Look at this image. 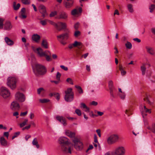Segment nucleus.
Returning a JSON list of instances; mask_svg holds the SVG:
<instances>
[{
  "mask_svg": "<svg viewBox=\"0 0 155 155\" xmlns=\"http://www.w3.org/2000/svg\"><path fill=\"white\" fill-rule=\"evenodd\" d=\"M66 81L71 84H73V82L72 79L70 78H68L66 80Z\"/></svg>",
  "mask_w": 155,
  "mask_h": 155,
  "instance_id": "48",
  "label": "nucleus"
},
{
  "mask_svg": "<svg viewBox=\"0 0 155 155\" xmlns=\"http://www.w3.org/2000/svg\"><path fill=\"white\" fill-rule=\"evenodd\" d=\"M35 69V70L34 71V73L37 76L40 75H44L47 72L45 67L41 64H36Z\"/></svg>",
  "mask_w": 155,
  "mask_h": 155,
  "instance_id": "2",
  "label": "nucleus"
},
{
  "mask_svg": "<svg viewBox=\"0 0 155 155\" xmlns=\"http://www.w3.org/2000/svg\"><path fill=\"white\" fill-rule=\"evenodd\" d=\"M61 76V74L59 72H58L56 76V79L57 80L59 81Z\"/></svg>",
  "mask_w": 155,
  "mask_h": 155,
  "instance_id": "52",
  "label": "nucleus"
},
{
  "mask_svg": "<svg viewBox=\"0 0 155 155\" xmlns=\"http://www.w3.org/2000/svg\"><path fill=\"white\" fill-rule=\"evenodd\" d=\"M13 116H15L16 117V118H18V112H15L13 113Z\"/></svg>",
  "mask_w": 155,
  "mask_h": 155,
  "instance_id": "63",
  "label": "nucleus"
},
{
  "mask_svg": "<svg viewBox=\"0 0 155 155\" xmlns=\"http://www.w3.org/2000/svg\"><path fill=\"white\" fill-rule=\"evenodd\" d=\"M54 96L56 97V99L58 100H59L60 99V95L58 93H55L54 94Z\"/></svg>",
  "mask_w": 155,
  "mask_h": 155,
  "instance_id": "50",
  "label": "nucleus"
},
{
  "mask_svg": "<svg viewBox=\"0 0 155 155\" xmlns=\"http://www.w3.org/2000/svg\"><path fill=\"white\" fill-rule=\"evenodd\" d=\"M68 17L67 13L65 12L62 11L60 12L58 18L66 19L68 18Z\"/></svg>",
  "mask_w": 155,
  "mask_h": 155,
  "instance_id": "18",
  "label": "nucleus"
},
{
  "mask_svg": "<svg viewBox=\"0 0 155 155\" xmlns=\"http://www.w3.org/2000/svg\"><path fill=\"white\" fill-rule=\"evenodd\" d=\"M65 134L70 138H73L75 137V134L74 132H72L69 130H66Z\"/></svg>",
  "mask_w": 155,
  "mask_h": 155,
  "instance_id": "21",
  "label": "nucleus"
},
{
  "mask_svg": "<svg viewBox=\"0 0 155 155\" xmlns=\"http://www.w3.org/2000/svg\"><path fill=\"white\" fill-rule=\"evenodd\" d=\"M7 84L11 88L15 89L16 87V84L18 81V79L14 77H9L7 80Z\"/></svg>",
  "mask_w": 155,
  "mask_h": 155,
  "instance_id": "3",
  "label": "nucleus"
},
{
  "mask_svg": "<svg viewBox=\"0 0 155 155\" xmlns=\"http://www.w3.org/2000/svg\"><path fill=\"white\" fill-rule=\"evenodd\" d=\"M146 49L147 52L152 55H154L155 54V51L154 49L148 46L146 47Z\"/></svg>",
  "mask_w": 155,
  "mask_h": 155,
  "instance_id": "20",
  "label": "nucleus"
},
{
  "mask_svg": "<svg viewBox=\"0 0 155 155\" xmlns=\"http://www.w3.org/2000/svg\"><path fill=\"white\" fill-rule=\"evenodd\" d=\"M113 151L114 155H125L126 150L124 147L120 146L116 147Z\"/></svg>",
  "mask_w": 155,
  "mask_h": 155,
  "instance_id": "6",
  "label": "nucleus"
},
{
  "mask_svg": "<svg viewBox=\"0 0 155 155\" xmlns=\"http://www.w3.org/2000/svg\"><path fill=\"white\" fill-rule=\"evenodd\" d=\"M35 51L40 57L44 56L45 53V51H43L40 48H37Z\"/></svg>",
  "mask_w": 155,
  "mask_h": 155,
  "instance_id": "17",
  "label": "nucleus"
},
{
  "mask_svg": "<svg viewBox=\"0 0 155 155\" xmlns=\"http://www.w3.org/2000/svg\"><path fill=\"white\" fill-rule=\"evenodd\" d=\"M125 46L127 48L130 49L132 47V45L131 43L129 41H127L125 44Z\"/></svg>",
  "mask_w": 155,
  "mask_h": 155,
  "instance_id": "38",
  "label": "nucleus"
},
{
  "mask_svg": "<svg viewBox=\"0 0 155 155\" xmlns=\"http://www.w3.org/2000/svg\"><path fill=\"white\" fill-rule=\"evenodd\" d=\"M89 54L88 53H87L85 54L82 55L81 56L82 57H83L84 59L86 58L88 56Z\"/></svg>",
  "mask_w": 155,
  "mask_h": 155,
  "instance_id": "62",
  "label": "nucleus"
},
{
  "mask_svg": "<svg viewBox=\"0 0 155 155\" xmlns=\"http://www.w3.org/2000/svg\"><path fill=\"white\" fill-rule=\"evenodd\" d=\"M20 6V5L19 3H18L16 4L15 2H14L13 4V6L14 9L15 10H18Z\"/></svg>",
  "mask_w": 155,
  "mask_h": 155,
  "instance_id": "32",
  "label": "nucleus"
},
{
  "mask_svg": "<svg viewBox=\"0 0 155 155\" xmlns=\"http://www.w3.org/2000/svg\"><path fill=\"white\" fill-rule=\"evenodd\" d=\"M148 128L155 134V124L152 125L151 127H148Z\"/></svg>",
  "mask_w": 155,
  "mask_h": 155,
  "instance_id": "37",
  "label": "nucleus"
},
{
  "mask_svg": "<svg viewBox=\"0 0 155 155\" xmlns=\"http://www.w3.org/2000/svg\"><path fill=\"white\" fill-rule=\"evenodd\" d=\"M96 132L97 133L99 137H101V130L99 129H97L96 130Z\"/></svg>",
  "mask_w": 155,
  "mask_h": 155,
  "instance_id": "58",
  "label": "nucleus"
},
{
  "mask_svg": "<svg viewBox=\"0 0 155 155\" xmlns=\"http://www.w3.org/2000/svg\"><path fill=\"white\" fill-rule=\"evenodd\" d=\"M155 8V5H151L149 7V9H150V13H152L154 9Z\"/></svg>",
  "mask_w": 155,
  "mask_h": 155,
  "instance_id": "43",
  "label": "nucleus"
},
{
  "mask_svg": "<svg viewBox=\"0 0 155 155\" xmlns=\"http://www.w3.org/2000/svg\"><path fill=\"white\" fill-rule=\"evenodd\" d=\"M0 95L4 99H6L10 97L11 93L7 88L2 87L0 89Z\"/></svg>",
  "mask_w": 155,
  "mask_h": 155,
  "instance_id": "5",
  "label": "nucleus"
},
{
  "mask_svg": "<svg viewBox=\"0 0 155 155\" xmlns=\"http://www.w3.org/2000/svg\"><path fill=\"white\" fill-rule=\"evenodd\" d=\"M32 39L35 42L38 43L40 39V35L37 34H34L33 35L32 37Z\"/></svg>",
  "mask_w": 155,
  "mask_h": 155,
  "instance_id": "22",
  "label": "nucleus"
},
{
  "mask_svg": "<svg viewBox=\"0 0 155 155\" xmlns=\"http://www.w3.org/2000/svg\"><path fill=\"white\" fill-rule=\"evenodd\" d=\"M5 40L6 44L8 45L12 46L14 44L13 41L8 37H6L5 38Z\"/></svg>",
  "mask_w": 155,
  "mask_h": 155,
  "instance_id": "25",
  "label": "nucleus"
},
{
  "mask_svg": "<svg viewBox=\"0 0 155 155\" xmlns=\"http://www.w3.org/2000/svg\"><path fill=\"white\" fill-rule=\"evenodd\" d=\"M119 70L121 71V74L122 76H124L126 74V72L123 70L122 67H120Z\"/></svg>",
  "mask_w": 155,
  "mask_h": 155,
  "instance_id": "46",
  "label": "nucleus"
},
{
  "mask_svg": "<svg viewBox=\"0 0 155 155\" xmlns=\"http://www.w3.org/2000/svg\"><path fill=\"white\" fill-rule=\"evenodd\" d=\"M104 155H114V151L112 152H107Z\"/></svg>",
  "mask_w": 155,
  "mask_h": 155,
  "instance_id": "54",
  "label": "nucleus"
},
{
  "mask_svg": "<svg viewBox=\"0 0 155 155\" xmlns=\"http://www.w3.org/2000/svg\"><path fill=\"white\" fill-rule=\"evenodd\" d=\"M73 141L74 143V147L77 150H80L82 148V143L78 139L74 138Z\"/></svg>",
  "mask_w": 155,
  "mask_h": 155,
  "instance_id": "12",
  "label": "nucleus"
},
{
  "mask_svg": "<svg viewBox=\"0 0 155 155\" xmlns=\"http://www.w3.org/2000/svg\"><path fill=\"white\" fill-rule=\"evenodd\" d=\"M28 122V120L27 119H25L24 121L22 123L20 124V127H22L26 125Z\"/></svg>",
  "mask_w": 155,
  "mask_h": 155,
  "instance_id": "35",
  "label": "nucleus"
},
{
  "mask_svg": "<svg viewBox=\"0 0 155 155\" xmlns=\"http://www.w3.org/2000/svg\"><path fill=\"white\" fill-rule=\"evenodd\" d=\"M48 21L50 24L54 25L55 27H56V25L57 23H55L54 22V21H50V20H48Z\"/></svg>",
  "mask_w": 155,
  "mask_h": 155,
  "instance_id": "55",
  "label": "nucleus"
},
{
  "mask_svg": "<svg viewBox=\"0 0 155 155\" xmlns=\"http://www.w3.org/2000/svg\"><path fill=\"white\" fill-rule=\"evenodd\" d=\"M143 111L149 114L151 113V109H147L145 106L143 107Z\"/></svg>",
  "mask_w": 155,
  "mask_h": 155,
  "instance_id": "39",
  "label": "nucleus"
},
{
  "mask_svg": "<svg viewBox=\"0 0 155 155\" xmlns=\"http://www.w3.org/2000/svg\"><path fill=\"white\" fill-rule=\"evenodd\" d=\"M119 95L120 98L124 100L125 99L126 94L124 92H123L122 93L119 94Z\"/></svg>",
  "mask_w": 155,
  "mask_h": 155,
  "instance_id": "40",
  "label": "nucleus"
},
{
  "mask_svg": "<svg viewBox=\"0 0 155 155\" xmlns=\"http://www.w3.org/2000/svg\"><path fill=\"white\" fill-rule=\"evenodd\" d=\"M82 12V8H79L78 9H74L71 12V14L73 15H75L78 14L79 12Z\"/></svg>",
  "mask_w": 155,
  "mask_h": 155,
  "instance_id": "23",
  "label": "nucleus"
},
{
  "mask_svg": "<svg viewBox=\"0 0 155 155\" xmlns=\"http://www.w3.org/2000/svg\"><path fill=\"white\" fill-rule=\"evenodd\" d=\"M108 87L109 89L114 88L113 86V82L112 81H110L108 82Z\"/></svg>",
  "mask_w": 155,
  "mask_h": 155,
  "instance_id": "42",
  "label": "nucleus"
},
{
  "mask_svg": "<svg viewBox=\"0 0 155 155\" xmlns=\"http://www.w3.org/2000/svg\"><path fill=\"white\" fill-rule=\"evenodd\" d=\"M59 143L61 146L62 150L64 153H71L73 147L68 141V139L65 137H62L59 139Z\"/></svg>",
  "mask_w": 155,
  "mask_h": 155,
  "instance_id": "1",
  "label": "nucleus"
},
{
  "mask_svg": "<svg viewBox=\"0 0 155 155\" xmlns=\"http://www.w3.org/2000/svg\"><path fill=\"white\" fill-rule=\"evenodd\" d=\"M81 44L82 43L81 42L75 41L73 43V46L74 47H76L78 46H81Z\"/></svg>",
  "mask_w": 155,
  "mask_h": 155,
  "instance_id": "41",
  "label": "nucleus"
},
{
  "mask_svg": "<svg viewBox=\"0 0 155 155\" xmlns=\"http://www.w3.org/2000/svg\"><path fill=\"white\" fill-rule=\"evenodd\" d=\"M60 67L63 69L65 71H67L68 70V68L67 67H65L64 65H61L60 66Z\"/></svg>",
  "mask_w": 155,
  "mask_h": 155,
  "instance_id": "57",
  "label": "nucleus"
},
{
  "mask_svg": "<svg viewBox=\"0 0 155 155\" xmlns=\"http://www.w3.org/2000/svg\"><path fill=\"white\" fill-rule=\"evenodd\" d=\"M32 144L33 145L35 146L36 148L38 149L39 147V145L38 143V139L36 138H35L32 142Z\"/></svg>",
  "mask_w": 155,
  "mask_h": 155,
  "instance_id": "28",
  "label": "nucleus"
},
{
  "mask_svg": "<svg viewBox=\"0 0 155 155\" xmlns=\"http://www.w3.org/2000/svg\"><path fill=\"white\" fill-rule=\"evenodd\" d=\"M69 34L68 33L62 34L57 36L58 40L63 45H64L66 43L64 40H67L68 38Z\"/></svg>",
  "mask_w": 155,
  "mask_h": 155,
  "instance_id": "7",
  "label": "nucleus"
},
{
  "mask_svg": "<svg viewBox=\"0 0 155 155\" xmlns=\"http://www.w3.org/2000/svg\"><path fill=\"white\" fill-rule=\"evenodd\" d=\"M46 20H41L40 21V24L43 26L46 25L47 24Z\"/></svg>",
  "mask_w": 155,
  "mask_h": 155,
  "instance_id": "47",
  "label": "nucleus"
},
{
  "mask_svg": "<svg viewBox=\"0 0 155 155\" xmlns=\"http://www.w3.org/2000/svg\"><path fill=\"white\" fill-rule=\"evenodd\" d=\"M56 118L63 126H65L67 125L66 119L64 117L62 116L57 115L56 116Z\"/></svg>",
  "mask_w": 155,
  "mask_h": 155,
  "instance_id": "14",
  "label": "nucleus"
},
{
  "mask_svg": "<svg viewBox=\"0 0 155 155\" xmlns=\"http://www.w3.org/2000/svg\"><path fill=\"white\" fill-rule=\"evenodd\" d=\"M52 58L54 60H56L57 59L58 56L55 54H53L52 55Z\"/></svg>",
  "mask_w": 155,
  "mask_h": 155,
  "instance_id": "59",
  "label": "nucleus"
},
{
  "mask_svg": "<svg viewBox=\"0 0 155 155\" xmlns=\"http://www.w3.org/2000/svg\"><path fill=\"white\" fill-rule=\"evenodd\" d=\"M15 99L20 102H23L25 100L24 94L20 92H17L15 95Z\"/></svg>",
  "mask_w": 155,
  "mask_h": 155,
  "instance_id": "9",
  "label": "nucleus"
},
{
  "mask_svg": "<svg viewBox=\"0 0 155 155\" xmlns=\"http://www.w3.org/2000/svg\"><path fill=\"white\" fill-rule=\"evenodd\" d=\"M67 27L66 24L65 23L59 22L56 24L55 28L58 31H61L63 29H65Z\"/></svg>",
  "mask_w": 155,
  "mask_h": 155,
  "instance_id": "13",
  "label": "nucleus"
},
{
  "mask_svg": "<svg viewBox=\"0 0 155 155\" xmlns=\"http://www.w3.org/2000/svg\"><path fill=\"white\" fill-rule=\"evenodd\" d=\"M118 139L119 137L117 135H112L107 138V143L109 144H111L117 142Z\"/></svg>",
  "mask_w": 155,
  "mask_h": 155,
  "instance_id": "8",
  "label": "nucleus"
},
{
  "mask_svg": "<svg viewBox=\"0 0 155 155\" xmlns=\"http://www.w3.org/2000/svg\"><path fill=\"white\" fill-rule=\"evenodd\" d=\"M75 112L78 116H81V111L79 109H76L75 110Z\"/></svg>",
  "mask_w": 155,
  "mask_h": 155,
  "instance_id": "53",
  "label": "nucleus"
},
{
  "mask_svg": "<svg viewBox=\"0 0 155 155\" xmlns=\"http://www.w3.org/2000/svg\"><path fill=\"white\" fill-rule=\"evenodd\" d=\"M45 91V89L43 87H41L37 89V93L38 94H40L41 92H44Z\"/></svg>",
  "mask_w": 155,
  "mask_h": 155,
  "instance_id": "44",
  "label": "nucleus"
},
{
  "mask_svg": "<svg viewBox=\"0 0 155 155\" xmlns=\"http://www.w3.org/2000/svg\"><path fill=\"white\" fill-rule=\"evenodd\" d=\"M4 29L7 31L10 30L13 27L11 22L9 21H6L4 25Z\"/></svg>",
  "mask_w": 155,
  "mask_h": 155,
  "instance_id": "15",
  "label": "nucleus"
},
{
  "mask_svg": "<svg viewBox=\"0 0 155 155\" xmlns=\"http://www.w3.org/2000/svg\"><path fill=\"white\" fill-rule=\"evenodd\" d=\"M38 10L42 14V17L44 18L47 15L46 7L44 5H40L38 7Z\"/></svg>",
  "mask_w": 155,
  "mask_h": 155,
  "instance_id": "11",
  "label": "nucleus"
},
{
  "mask_svg": "<svg viewBox=\"0 0 155 155\" xmlns=\"http://www.w3.org/2000/svg\"><path fill=\"white\" fill-rule=\"evenodd\" d=\"M57 12L56 11H54L52 12L50 15V16L51 17L54 16L55 15H57Z\"/></svg>",
  "mask_w": 155,
  "mask_h": 155,
  "instance_id": "51",
  "label": "nucleus"
},
{
  "mask_svg": "<svg viewBox=\"0 0 155 155\" xmlns=\"http://www.w3.org/2000/svg\"><path fill=\"white\" fill-rule=\"evenodd\" d=\"M44 56L45 57L46 60L47 61H52V59L51 57V53L49 51H46L45 53Z\"/></svg>",
  "mask_w": 155,
  "mask_h": 155,
  "instance_id": "19",
  "label": "nucleus"
},
{
  "mask_svg": "<svg viewBox=\"0 0 155 155\" xmlns=\"http://www.w3.org/2000/svg\"><path fill=\"white\" fill-rule=\"evenodd\" d=\"M4 20L3 19L0 18V29H2L3 28V21Z\"/></svg>",
  "mask_w": 155,
  "mask_h": 155,
  "instance_id": "49",
  "label": "nucleus"
},
{
  "mask_svg": "<svg viewBox=\"0 0 155 155\" xmlns=\"http://www.w3.org/2000/svg\"><path fill=\"white\" fill-rule=\"evenodd\" d=\"M79 25V23L78 22L76 23L74 25V28L76 29H77Z\"/></svg>",
  "mask_w": 155,
  "mask_h": 155,
  "instance_id": "64",
  "label": "nucleus"
},
{
  "mask_svg": "<svg viewBox=\"0 0 155 155\" xmlns=\"http://www.w3.org/2000/svg\"><path fill=\"white\" fill-rule=\"evenodd\" d=\"M22 2L25 5H28L30 4V0H21Z\"/></svg>",
  "mask_w": 155,
  "mask_h": 155,
  "instance_id": "45",
  "label": "nucleus"
},
{
  "mask_svg": "<svg viewBox=\"0 0 155 155\" xmlns=\"http://www.w3.org/2000/svg\"><path fill=\"white\" fill-rule=\"evenodd\" d=\"M41 45L45 48L47 49L48 48V43L46 40H43L42 41Z\"/></svg>",
  "mask_w": 155,
  "mask_h": 155,
  "instance_id": "30",
  "label": "nucleus"
},
{
  "mask_svg": "<svg viewBox=\"0 0 155 155\" xmlns=\"http://www.w3.org/2000/svg\"><path fill=\"white\" fill-rule=\"evenodd\" d=\"M96 112L97 114V116H101L104 114V113L103 112H101V111H97Z\"/></svg>",
  "mask_w": 155,
  "mask_h": 155,
  "instance_id": "60",
  "label": "nucleus"
},
{
  "mask_svg": "<svg viewBox=\"0 0 155 155\" xmlns=\"http://www.w3.org/2000/svg\"><path fill=\"white\" fill-rule=\"evenodd\" d=\"M0 141L2 145L4 146H6L7 145L8 143L7 141L3 137H1Z\"/></svg>",
  "mask_w": 155,
  "mask_h": 155,
  "instance_id": "26",
  "label": "nucleus"
},
{
  "mask_svg": "<svg viewBox=\"0 0 155 155\" xmlns=\"http://www.w3.org/2000/svg\"><path fill=\"white\" fill-rule=\"evenodd\" d=\"M75 87L78 89V91L79 94H82L83 93V90L80 86L75 85Z\"/></svg>",
  "mask_w": 155,
  "mask_h": 155,
  "instance_id": "34",
  "label": "nucleus"
},
{
  "mask_svg": "<svg viewBox=\"0 0 155 155\" xmlns=\"http://www.w3.org/2000/svg\"><path fill=\"white\" fill-rule=\"evenodd\" d=\"M110 91V97L113 99L115 98V96L114 95L113 91L115 90V88L109 89Z\"/></svg>",
  "mask_w": 155,
  "mask_h": 155,
  "instance_id": "31",
  "label": "nucleus"
},
{
  "mask_svg": "<svg viewBox=\"0 0 155 155\" xmlns=\"http://www.w3.org/2000/svg\"><path fill=\"white\" fill-rule=\"evenodd\" d=\"M39 101L41 103H45L49 102L50 100L48 99H40L39 100Z\"/></svg>",
  "mask_w": 155,
  "mask_h": 155,
  "instance_id": "36",
  "label": "nucleus"
},
{
  "mask_svg": "<svg viewBox=\"0 0 155 155\" xmlns=\"http://www.w3.org/2000/svg\"><path fill=\"white\" fill-rule=\"evenodd\" d=\"M127 8L128 10L130 13H133L134 12V10L133 8V6L131 4H129L127 5Z\"/></svg>",
  "mask_w": 155,
  "mask_h": 155,
  "instance_id": "33",
  "label": "nucleus"
},
{
  "mask_svg": "<svg viewBox=\"0 0 155 155\" xmlns=\"http://www.w3.org/2000/svg\"><path fill=\"white\" fill-rule=\"evenodd\" d=\"M31 127V125H29L28 126H26L25 127H24L22 128V130H25V129H28L30 128Z\"/></svg>",
  "mask_w": 155,
  "mask_h": 155,
  "instance_id": "61",
  "label": "nucleus"
},
{
  "mask_svg": "<svg viewBox=\"0 0 155 155\" xmlns=\"http://www.w3.org/2000/svg\"><path fill=\"white\" fill-rule=\"evenodd\" d=\"M141 71H142V75H144L146 73V68L145 64H143L140 67Z\"/></svg>",
  "mask_w": 155,
  "mask_h": 155,
  "instance_id": "29",
  "label": "nucleus"
},
{
  "mask_svg": "<svg viewBox=\"0 0 155 155\" xmlns=\"http://www.w3.org/2000/svg\"><path fill=\"white\" fill-rule=\"evenodd\" d=\"M25 8H22L21 11V15L20 17L21 19H25L26 18L27 16L25 14Z\"/></svg>",
  "mask_w": 155,
  "mask_h": 155,
  "instance_id": "24",
  "label": "nucleus"
},
{
  "mask_svg": "<svg viewBox=\"0 0 155 155\" xmlns=\"http://www.w3.org/2000/svg\"><path fill=\"white\" fill-rule=\"evenodd\" d=\"M80 34V32L79 31H76L74 33V35L75 37H77Z\"/></svg>",
  "mask_w": 155,
  "mask_h": 155,
  "instance_id": "56",
  "label": "nucleus"
},
{
  "mask_svg": "<svg viewBox=\"0 0 155 155\" xmlns=\"http://www.w3.org/2000/svg\"><path fill=\"white\" fill-rule=\"evenodd\" d=\"M71 88H68L67 90L65 91V95L64 99L66 101L70 102L73 100L74 94Z\"/></svg>",
  "mask_w": 155,
  "mask_h": 155,
  "instance_id": "4",
  "label": "nucleus"
},
{
  "mask_svg": "<svg viewBox=\"0 0 155 155\" xmlns=\"http://www.w3.org/2000/svg\"><path fill=\"white\" fill-rule=\"evenodd\" d=\"M74 2V0H64V5L66 8H70L73 5Z\"/></svg>",
  "mask_w": 155,
  "mask_h": 155,
  "instance_id": "10",
  "label": "nucleus"
},
{
  "mask_svg": "<svg viewBox=\"0 0 155 155\" xmlns=\"http://www.w3.org/2000/svg\"><path fill=\"white\" fill-rule=\"evenodd\" d=\"M10 107L12 110H15L19 109L20 106L17 102L14 101L12 103Z\"/></svg>",
  "mask_w": 155,
  "mask_h": 155,
  "instance_id": "16",
  "label": "nucleus"
},
{
  "mask_svg": "<svg viewBox=\"0 0 155 155\" xmlns=\"http://www.w3.org/2000/svg\"><path fill=\"white\" fill-rule=\"evenodd\" d=\"M81 108H83V109H85L84 110V111L86 112H89V109L88 107L85 105V104L84 103H82L81 104Z\"/></svg>",
  "mask_w": 155,
  "mask_h": 155,
  "instance_id": "27",
  "label": "nucleus"
}]
</instances>
